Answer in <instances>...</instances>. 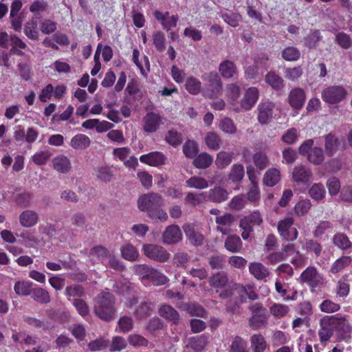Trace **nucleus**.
I'll return each mask as SVG.
<instances>
[{
  "label": "nucleus",
  "mask_w": 352,
  "mask_h": 352,
  "mask_svg": "<svg viewBox=\"0 0 352 352\" xmlns=\"http://www.w3.org/2000/svg\"><path fill=\"white\" fill-rule=\"evenodd\" d=\"M94 311L101 320L109 322L114 318L115 298L109 292H102L94 298Z\"/></svg>",
  "instance_id": "nucleus-1"
},
{
  "label": "nucleus",
  "mask_w": 352,
  "mask_h": 352,
  "mask_svg": "<svg viewBox=\"0 0 352 352\" xmlns=\"http://www.w3.org/2000/svg\"><path fill=\"white\" fill-rule=\"evenodd\" d=\"M208 282L221 298L226 299L232 296L231 283H229L226 272H219L214 274L210 277Z\"/></svg>",
  "instance_id": "nucleus-2"
},
{
  "label": "nucleus",
  "mask_w": 352,
  "mask_h": 352,
  "mask_svg": "<svg viewBox=\"0 0 352 352\" xmlns=\"http://www.w3.org/2000/svg\"><path fill=\"white\" fill-rule=\"evenodd\" d=\"M348 95L346 89L340 85H330L321 93L323 101L330 104H336L344 100Z\"/></svg>",
  "instance_id": "nucleus-3"
},
{
  "label": "nucleus",
  "mask_w": 352,
  "mask_h": 352,
  "mask_svg": "<svg viewBox=\"0 0 352 352\" xmlns=\"http://www.w3.org/2000/svg\"><path fill=\"white\" fill-rule=\"evenodd\" d=\"M162 197L155 192L146 193L141 195L138 200V206L140 210L146 212L153 210L157 206H162Z\"/></svg>",
  "instance_id": "nucleus-4"
},
{
  "label": "nucleus",
  "mask_w": 352,
  "mask_h": 352,
  "mask_svg": "<svg viewBox=\"0 0 352 352\" xmlns=\"http://www.w3.org/2000/svg\"><path fill=\"white\" fill-rule=\"evenodd\" d=\"M204 80L207 81L203 91L206 97L212 98L217 96L222 91L223 83L217 73L210 72L206 74Z\"/></svg>",
  "instance_id": "nucleus-5"
},
{
  "label": "nucleus",
  "mask_w": 352,
  "mask_h": 352,
  "mask_svg": "<svg viewBox=\"0 0 352 352\" xmlns=\"http://www.w3.org/2000/svg\"><path fill=\"white\" fill-rule=\"evenodd\" d=\"M142 251L146 257L160 263L166 262L170 256L165 248L155 244H144Z\"/></svg>",
  "instance_id": "nucleus-6"
},
{
  "label": "nucleus",
  "mask_w": 352,
  "mask_h": 352,
  "mask_svg": "<svg viewBox=\"0 0 352 352\" xmlns=\"http://www.w3.org/2000/svg\"><path fill=\"white\" fill-rule=\"evenodd\" d=\"M294 220L292 217H287L280 220L277 229L281 239L286 241H293L297 239L298 231L292 228Z\"/></svg>",
  "instance_id": "nucleus-7"
},
{
  "label": "nucleus",
  "mask_w": 352,
  "mask_h": 352,
  "mask_svg": "<svg viewBox=\"0 0 352 352\" xmlns=\"http://www.w3.org/2000/svg\"><path fill=\"white\" fill-rule=\"evenodd\" d=\"M292 178L298 184L306 185L313 180L314 174L309 166L300 164L294 167Z\"/></svg>",
  "instance_id": "nucleus-8"
},
{
  "label": "nucleus",
  "mask_w": 352,
  "mask_h": 352,
  "mask_svg": "<svg viewBox=\"0 0 352 352\" xmlns=\"http://www.w3.org/2000/svg\"><path fill=\"white\" fill-rule=\"evenodd\" d=\"M258 96L259 91L256 87H251L245 89L242 99L238 104L239 111L250 110L257 102Z\"/></svg>",
  "instance_id": "nucleus-9"
},
{
  "label": "nucleus",
  "mask_w": 352,
  "mask_h": 352,
  "mask_svg": "<svg viewBox=\"0 0 352 352\" xmlns=\"http://www.w3.org/2000/svg\"><path fill=\"white\" fill-rule=\"evenodd\" d=\"M252 315L249 320L250 327L256 329L262 327L267 320V311L259 304H255L251 307Z\"/></svg>",
  "instance_id": "nucleus-10"
},
{
  "label": "nucleus",
  "mask_w": 352,
  "mask_h": 352,
  "mask_svg": "<svg viewBox=\"0 0 352 352\" xmlns=\"http://www.w3.org/2000/svg\"><path fill=\"white\" fill-rule=\"evenodd\" d=\"M336 321L334 316H324L320 320V329L318 336L321 342H327L333 336Z\"/></svg>",
  "instance_id": "nucleus-11"
},
{
  "label": "nucleus",
  "mask_w": 352,
  "mask_h": 352,
  "mask_svg": "<svg viewBox=\"0 0 352 352\" xmlns=\"http://www.w3.org/2000/svg\"><path fill=\"white\" fill-rule=\"evenodd\" d=\"M274 107L275 104L268 100L263 101L259 103L257 107V119L261 124H267L269 123L273 117Z\"/></svg>",
  "instance_id": "nucleus-12"
},
{
  "label": "nucleus",
  "mask_w": 352,
  "mask_h": 352,
  "mask_svg": "<svg viewBox=\"0 0 352 352\" xmlns=\"http://www.w3.org/2000/svg\"><path fill=\"white\" fill-rule=\"evenodd\" d=\"M225 96L230 105L236 111H239L238 104L239 98L241 96V87L236 83H229L227 84L225 89Z\"/></svg>",
  "instance_id": "nucleus-13"
},
{
  "label": "nucleus",
  "mask_w": 352,
  "mask_h": 352,
  "mask_svg": "<svg viewBox=\"0 0 352 352\" xmlns=\"http://www.w3.org/2000/svg\"><path fill=\"white\" fill-rule=\"evenodd\" d=\"M161 124V116L153 112L146 113L142 118V129L148 133L156 132Z\"/></svg>",
  "instance_id": "nucleus-14"
},
{
  "label": "nucleus",
  "mask_w": 352,
  "mask_h": 352,
  "mask_svg": "<svg viewBox=\"0 0 352 352\" xmlns=\"http://www.w3.org/2000/svg\"><path fill=\"white\" fill-rule=\"evenodd\" d=\"M325 153L328 156L334 155L339 150L344 148V141L333 133L324 136Z\"/></svg>",
  "instance_id": "nucleus-15"
},
{
  "label": "nucleus",
  "mask_w": 352,
  "mask_h": 352,
  "mask_svg": "<svg viewBox=\"0 0 352 352\" xmlns=\"http://www.w3.org/2000/svg\"><path fill=\"white\" fill-rule=\"evenodd\" d=\"M153 15L166 31H170L177 25L178 21L177 15H170L168 12L163 13L159 10H155Z\"/></svg>",
  "instance_id": "nucleus-16"
},
{
  "label": "nucleus",
  "mask_w": 352,
  "mask_h": 352,
  "mask_svg": "<svg viewBox=\"0 0 352 352\" xmlns=\"http://www.w3.org/2000/svg\"><path fill=\"white\" fill-rule=\"evenodd\" d=\"M182 234L177 225L168 226L162 234L163 243L166 244H175L182 241Z\"/></svg>",
  "instance_id": "nucleus-17"
},
{
  "label": "nucleus",
  "mask_w": 352,
  "mask_h": 352,
  "mask_svg": "<svg viewBox=\"0 0 352 352\" xmlns=\"http://www.w3.org/2000/svg\"><path fill=\"white\" fill-rule=\"evenodd\" d=\"M131 305H136L134 311V315L138 319H142L149 316L152 312V305L151 302L145 300L138 301L133 298L130 301Z\"/></svg>",
  "instance_id": "nucleus-18"
},
{
  "label": "nucleus",
  "mask_w": 352,
  "mask_h": 352,
  "mask_svg": "<svg viewBox=\"0 0 352 352\" xmlns=\"http://www.w3.org/2000/svg\"><path fill=\"white\" fill-rule=\"evenodd\" d=\"M303 281L308 283L312 287H316L323 283L322 276L314 267H307L301 274Z\"/></svg>",
  "instance_id": "nucleus-19"
},
{
  "label": "nucleus",
  "mask_w": 352,
  "mask_h": 352,
  "mask_svg": "<svg viewBox=\"0 0 352 352\" xmlns=\"http://www.w3.org/2000/svg\"><path fill=\"white\" fill-rule=\"evenodd\" d=\"M248 269L250 274L258 280H265L270 275L269 269L260 262H250Z\"/></svg>",
  "instance_id": "nucleus-20"
},
{
  "label": "nucleus",
  "mask_w": 352,
  "mask_h": 352,
  "mask_svg": "<svg viewBox=\"0 0 352 352\" xmlns=\"http://www.w3.org/2000/svg\"><path fill=\"white\" fill-rule=\"evenodd\" d=\"M335 325L334 330H336L339 333V339L338 340H347L350 338L351 327L349 325L346 320L343 318H338L334 316Z\"/></svg>",
  "instance_id": "nucleus-21"
},
{
  "label": "nucleus",
  "mask_w": 352,
  "mask_h": 352,
  "mask_svg": "<svg viewBox=\"0 0 352 352\" xmlns=\"http://www.w3.org/2000/svg\"><path fill=\"white\" fill-rule=\"evenodd\" d=\"M234 221V217L230 213L217 217L215 219V222L217 224V230L223 234H228L231 231L230 227Z\"/></svg>",
  "instance_id": "nucleus-22"
},
{
  "label": "nucleus",
  "mask_w": 352,
  "mask_h": 352,
  "mask_svg": "<svg viewBox=\"0 0 352 352\" xmlns=\"http://www.w3.org/2000/svg\"><path fill=\"white\" fill-rule=\"evenodd\" d=\"M53 168L59 173L66 174L72 168L70 160L65 155H59L52 160Z\"/></svg>",
  "instance_id": "nucleus-23"
},
{
  "label": "nucleus",
  "mask_w": 352,
  "mask_h": 352,
  "mask_svg": "<svg viewBox=\"0 0 352 352\" xmlns=\"http://www.w3.org/2000/svg\"><path fill=\"white\" fill-rule=\"evenodd\" d=\"M183 230L190 243L194 246H200L203 244L204 237L199 232L197 231L190 224L183 226Z\"/></svg>",
  "instance_id": "nucleus-24"
},
{
  "label": "nucleus",
  "mask_w": 352,
  "mask_h": 352,
  "mask_svg": "<svg viewBox=\"0 0 352 352\" xmlns=\"http://www.w3.org/2000/svg\"><path fill=\"white\" fill-rule=\"evenodd\" d=\"M39 219L38 214L33 210L23 211L19 217V223L24 228H31L37 224Z\"/></svg>",
  "instance_id": "nucleus-25"
},
{
  "label": "nucleus",
  "mask_w": 352,
  "mask_h": 352,
  "mask_svg": "<svg viewBox=\"0 0 352 352\" xmlns=\"http://www.w3.org/2000/svg\"><path fill=\"white\" fill-rule=\"evenodd\" d=\"M166 160L165 155L162 153L157 151L142 155L140 157L141 162L152 166H158L164 164Z\"/></svg>",
  "instance_id": "nucleus-26"
},
{
  "label": "nucleus",
  "mask_w": 352,
  "mask_h": 352,
  "mask_svg": "<svg viewBox=\"0 0 352 352\" xmlns=\"http://www.w3.org/2000/svg\"><path fill=\"white\" fill-rule=\"evenodd\" d=\"M289 104L294 109H300L305 101V94L301 88L293 89L288 96Z\"/></svg>",
  "instance_id": "nucleus-27"
},
{
  "label": "nucleus",
  "mask_w": 352,
  "mask_h": 352,
  "mask_svg": "<svg viewBox=\"0 0 352 352\" xmlns=\"http://www.w3.org/2000/svg\"><path fill=\"white\" fill-rule=\"evenodd\" d=\"M219 72L221 76L226 79L234 78L238 74L236 65L229 60H226L219 64Z\"/></svg>",
  "instance_id": "nucleus-28"
},
{
  "label": "nucleus",
  "mask_w": 352,
  "mask_h": 352,
  "mask_svg": "<svg viewBox=\"0 0 352 352\" xmlns=\"http://www.w3.org/2000/svg\"><path fill=\"white\" fill-rule=\"evenodd\" d=\"M91 144L90 138L82 133L74 135L70 141V146L75 150H85Z\"/></svg>",
  "instance_id": "nucleus-29"
},
{
  "label": "nucleus",
  "mask_w": 352,
  "mask_h": 352,
  "mask_svg": "<svg viewBox=\"0 0 352 352\" xmlns=\"http://www.w3.org/2000/svg\"><path fill=\"white\" fill-rule=\"evenodd\" d=\"M159 314L166 320L177 323L179 320L178 312L168 305H163L159 309Z\"/></svg>",
  "instance_id": "nucleus-30"
},
{
  "label": "nucleus",
  "mask_w": 352,
  "mask_h": 352,
  "mask_svg": "<svg viewBox=\"0 0 352 352\" xmlns=\"http://www.w3.org/2000/svg\"><path fill=\"white\" fill-rule=\"evenodd\" d=\"M23 32L29 39L37 41L39 38L37 21L34 19L28 21L25 24Z\"/></svg>",
  "instance_id": "nucleus-31"
},
{
  "label": "nucleus",
  "mask_w": 352,
  "mask_h": 352,
  "mask_svg": "<svg viewBox=\"0 0 352 352\" xmlns=\"http://www.w3.org/2000/svg\"><path fill=\"white\" fill-rule=\"evenodd\" d=\"M228 197V191L220 186H216L208 192V199L214 203L224 201L227 200Z\"/></svg>",
  "instance_id": "nucleus-32"
},
{
  "label": "nucleus",
  "mask_w": 352,
  "mask_h": 352,
  "mask_svg": "<svg viewBox=\"0 0 352 352\" xmlns=\"http://www.w3.org/2000/svg\"><path fill=\"white\" fill-rule=\"evenodd\" d=\"M224 246L228 251L232 253L240 252L242 249V241L239 236L230 235L225 240Z\"/></svg>",
  "instance_id": "nucleus-33"
},
{
  "label": "nucleus",
  "mask_w": 352,
  "mask_h": 352,
  "mask_svg": "<svg viewBox=\"0 0 352 352\" xmlns=\"http://www.w3.org/2000/svg\"><path fill=\"white\" fill-rule=\"evenodd\" d=\"M11 50L10 52L17 56L23 55V50L28 48L27 44L16 34H11Z\"/></svg>",
  "instance_id": "nucleus-34"
},
{
  "label": "nucleus",
  "mask_w": 352,
  "mask_h": 352,
  "mask_svg": "<svg viewBox=\"0 0 352 352\" xmlns=\"http://www.w3.org/2000/svg\"><path fill=\"white\" fill-rule=\"evenodd\" d=\"M280 179V170L276 168L268 169L263 177V184L272 187L277 184Z\"/></svg>",
  "instance_id": "nucleus-35"
},
{
  "label": "nucleus",
  "mask_w": 352,
  "mask_h": 352,
  "mask_svg": "<svg viewBox=\"0 0 352 352\" xmlns=\"http://www.w3.org/2000/svg\"><path fill=\"white\" fill-rule=\"evenodd\" d=\"M30 296L34 300L41 304H47L50 302L49 292L40 287L32 288Z\"/></svg>",
  "instance_id": "nucleus-36"
},
{
  "label": "nucleus",
  "mask_w": 352,
  "mask_h": 352,
  "mask_svg": "<svg viewBox=\"0 0 352 352\" xmlns=\"http://www.w3.org/2000/svg\"><path fill=\"white\" fill-rule=\"evenodd\" d=\"M122 257L129 261H135L140 254L138 250L131 244H125L120 248Z\"/></svg>",
  "instance_id": "nucleus-37"
},
{
  "label": "nucleus",
  "mask_w": 352,
  "mask_h": 352,
  "mask_svg": "<svg viewBox=\"0 0 352 352\" xmlns=\"http://www.w3.org/2000/svg\"><path fill=\"white\" fill-rule=\"evenodd\" d=\"M350 291V285L348 280V276L345 275L338 280L336 284V295L339 298H346Z\"/></svg>",
  "instance_id": "nucleus-38"
},
{
  "label": "nucleus",
  "mask_w": 352,
  "mask_h": 352,
  "mask_svg": "<svg viewBox=\"0 0 352 352\" xmlns=\"http://www.w3.org/2000/svg\"><path fill=\"white\" fill-rule=\"evenodd\" d=\"M243 166L240 164H234L228 174V179L233 183H239L244 177Z\"/></svg>",
  "instance_id": "nucleus-39"
},
{
  "label": "nucleus",
  "mask_w": 352,
  "mask_h": 352,
  "mask_svg": "<svg viewBox=\"0 0 352 352\" xmlns=\"http://www.w3.org/2000/svg\"><path fill=\"white\" fill-rule=\"evenodd\" d=\"M289 311V307L281 303H273L270 307V312L275 318H284Z\"/></svg>",
  "instance_id": "nucleus-40"
},
{
  "label": "nucleus",
  "mask_w": 352,
  "mask_h": 352,
  "mask_svg": "<svg viewBox=\"0 0 352 352\" xmlns=\"http://www.w3.org/2000/svg\"><path fill=\"white\" fill-rule=\"evenodd\" d=\"M309 195L315 201L322 200L326 195L324 186L321 183L314 184L309 190Z\"/></svg>",
  "instance_id": "nucleus-41"
},
{
  "label": "nucleus",
  "mask_w": 352,
  "mask_h": 352,
  "mask_svg": "<svg viewBox=\"0 0 352 352\" xmlns=\"http://www.w3.org/2000/svg\"><path fill=\"white\" fill-rule=\"evenodd\" d=\"M333 224L329 221H322L316 227L313 235L315 238L320 239L324 234L331 232Z\"/></svg>",
  "instance_id": "nucleus-42"
},
{
  "label": "nucleus",
  "mask_w": 352,
  "mask_h": 352,
  "mask_svg": "<svg viewBox=\"0 0 352 352\" xmlns=\"http://www.w3.org/2000/svg\"><path fill=\"white\" fill-rule=\"evenodd\" d=\"M213 162L212 155L207 153H200L193 161V164L198 168H206L209 167Z\"/></svg>",
  "instance_id": "nucleus-43"
},
{
  "label": "nucleus",
  "mask_w": 352,
  "mask_h": 352,
  "mask_svg": "<svg viewBox=\"0 0 352 352\" xmlns=\"http://www.w3.org/2000/svg\"><path fill=\"white\" fill-rule=\"evenodd\" d=\"M208 343V337L206 335H201L193 337L190 340V347L197 352L202 351Z\"/></svg>",
  "instance_id": "nucleus-44"
},
{
  "label": "nucleus",
  "mask_w": 352,
  "mask_h": 352,
  "mask_svg": "<svg viewBox=\"0 0 352 352\" xmlns=\"http://www.w3.org/2000/svg\"><path fill=\"white\" fill-rule=\"evenodd\" d=\"M307 160L313 164H321L324 160L323 150L320 147H314L308 153Z\"/></svg>",
  "instance_id": "nucleus-45"
},
{
  "label": "nucleus",
  "mask_w": 352,
  "mask_h": 352,
  "mask_svg": "<svg viewBox=\"0 0 352 352\" xmlns=\"http://www.w3.org/2000/svg\"><path fill=\"white\" fill-rule=\"evenodd\" d=\"M140 56V51L137 49H134L133 51V61L136 65V66L139 68L142 75L146 76L147 72L150 69V63L149 60L147 56H144L143 61L145 66L146 69H144V65L139 60Z\"/></svg>",
  "instance_id": "nucleus-46"
},
{
  "label": "nucleus",
  "mask_w": 352,
  "mask_h": 352,
  "mask_svg": "<svg viewBox=\"0 0 352 352\" xmlns=\"http://www.w3.org/2000/svg\"><path fill=\"white\" fill-rule=\"evenodd\" d=\"M252 160L255 166L260 170L265 169L270 164L268 157L262 151H258L254 153L252 157Z\"/></svg>",
  "instance_id": "nucleus-47"
},
{
  "label": "nucleus",
  "mask_w": 352,
  "mask_h": 352,
  "mask_svg": "<svg viewBox=\"0 0 352 352\" xmlns=\"http://www.w3.org/2000/svg\"><path fill=\"white\" fill-rule=\"evenodd\" d=\"M127 341L122 336H117L112 338L109 343V351L111 352H120L126 348Z\"/></svg>",
  "instance_id": "nucleus-48"
},
{
  "label": "nucleus",
  "mask_w": 352,
  "mask_h": 352,
  "mask_svg": "<svg viewBox=\"0 0 352 352\" xmlns=\"http://www.w3.org/2000/svg\"><path fill=\"white\" fill-rule=\"evenodd\" d=\"M65 294L69 300L70 297H74V298H81L82 297L85 296V289L80 285H72L67 286L65 288Z\"/></svg>",
  "instance_id": "nucleus-49"
},
{
  "label": "nucleus",
  "mask_w": 352,
  "mask_h": 352,
  "mask_svg": "<svg viewBox=\"0 0 352 352\" xmlns=\"http://www.w3.org/2000/svg\"><path fill=\"white\" fill-rule=\"evenodd\" d=\"M251 346L254 352H264L267 344L261 334H255L251 338Z\"/></svg>",
  "instance_id": "nucleus-50"
},
{
  "label": "nucleus",
  "mask_w": 352,
  "mask_h": 352,
  "mask_svg": "<svg viewBox=\"0 0 352 352\" xmlns=\"http://www.w3.org/2000/svg\"><path fill=\"white\" fill-rule=\"evenodd\" d=\"M32 288V283L30 281H17L14 287L16 294L25 296L30 295Z\"/></svg>",
  "instance_id": "nucleus-51"
},
{
  "label": "nucleus",
  "mask_w": 352,
  "mask_h": 352,
  "mask_svg": "<svg viewBox=\"0 0 352 352\" xmlns=\"http://www.w3.org/2000/svg\"><path fill=\"white\" fill-rule=\"evenodd\" d=\"M186 183L189 188L199 190L205 189L209 186L208 182L206 179L198 176L191 177L186 180Z\"/></svg>",
  "instance_id": "nucleus-52"
},
{
  "label": "nucleus",
  "mask_w": 352,
  "mask_h": 352,
  "mask_svg": "<svg viewBox=\"0 0 352 352\" xmlns=\"http://www.w3.org/2000/svg\"><path fill=\"white\" fill-rule=\"evenodd\" d=\"M351 258L350 256H342L333 263L331 267V272L333 274H337L348 267L351 264Z\"/></svg>",
  "instance_id": "nucleus-53"
},
{
  "label": "nucleus",
  "mask_w": 352,
  "mask_h": 352,
  "mask_svg": "<svg viewBox=\"0 0 352 352\" xmlns=\"http://www.w3.org/2000/svg\"><path fill=\"white\" fill-rule=\"evenodd\" d=\"M205 142L210 149L217 151L220 148L221 140L217 133L209 132L206 135Z\"/></svg>",
  "instance_id": "nucleus-54"
},
{
  "label": "nucleus",
  "mask_w": 352,
  "mask_h": 352,
  "mask_svg": "<svg viewBox=\"0 0 352 352\" xmlns=\"http://www.w3.org/2000/svg\"><path fill=\"white\" fill-rule=\"evenodd\" d=\"M302 248L307 252H313L316 257L320 256L322 250L320 243L314 239H307Z\"/></svg>",
  "instance_id": "nucleus-55"
},
{
  "label": "nucleus",
  "mask_w": 352,
  "mask_h": 352,
  "mask_svg": "<svg viewBox=\"0 0 352 352\" xmlns=\"http://www.w3.org/2000/svg\"><path fill=\"white\" fill-rule=\"evenodd\" d=\"M232 162V154L226 151L219 152L215 160V164L219 169L227 167Z\"/></svg>",
  "instance_id": "nucleus-56"
},
{
  "label": "nucleus",
  "mask_w": 352,
  "mask_h": 352,
  "mask_svg": "<svg viewBox=\"0 0 352 352\" xmlns=\"http://www.w3.org/2000/svg\"><path fill=\"white\" fill-rule=\"evenodd\" d=\"M165 41L166 37L164 32L161 31H155L153 33V44L158 52H162L164 50Z\"/></svg>",
  "instance_id": "nucleus-57"
},
{
  "label": "nucleus",
  "mask_w": 352,
  "mask_h": 352,
  "mask_svg": "<svg viewBox=\"0 0 352 352\" xmlns=\"http://www.w3.org/2000/svg\"><path fill=\"white\" fill-rule=\"evenodd\" d=\"M186 90L191 94H198L201 89V82L194 77H189L186 80Z\"/></svg>",
  "instance_id": "nucleus-58"
},
{
  "label": "nucleus",
  "mask_w": 352,
  "mask_h": 352,
  "mask_svg": "<svg viewBox=\"0 0 352 352\" xmlns=\"http://www.w3.org/2000/svg\"><path fill=\"white\" fill-rule=\"evenodd\" d=\"M165 140L170 145L173 146H177L182 144L183 138L181 133L175 130L171 129L166 134Z\"/></svg>",
  "instance_id": "nucleus-59"
},
{
  "label": "nucleus",
  "mask_w": 352,
  "mask_h": 352,
  "mask_svg": "<svg viewBox=\"0 0 352 352\" xmlns=\"http://www.w3.org/2000/svg\"><path fill=\"white\" fill-rule=\"evenodd\" d=\"M72 305L80 316L85 318L89 314V307L87 303L82 298H74Z\"/></svg>",
  "instance_id": "nucleus-60"
},
{
  "label": "nucleus",
  "mask_w": 352,
  "mask_h": 352,
  "mask_svg": "<svg viewBox=\"0 0 352 352\" xmlns=\"http://www.w3.org/2000/svg\"><path fill=\"white\" fill-rule=\"evenodd\" d=\"M109 344V341L104 338L100 337L91 341L88 344V349L91 351H98L106 349Z\"/></svg>",
  "instance_id": "nucleus-61"
},
{
  "label": "nucleus",
  "mask_w": 352,
  "mask_h": 352,
  "mask_svg": "<svg viewBox=\"0 0 352 352\" xmlns=\"http://www.w3.org/2000/svg\"><path fill=\"white\" fill-rule=\"evenodd\" d=\"M300 56V51L293 46L285 47L282 52V57L287 61L297 60Z\"/></svg>",
  "instance_id": "nucleus-62"
},
{
  "label": "nucleus",
  "mask_w": 352,
  "mask_h": 352,
  "mask_svg": "<svg viewBox=\"0 0 352 352\" xmlns=\"http://www.w3.org/2000/svg\"><path fill=\"white\" fill-rule=\"evenodd\" d=\"M311 207V201L308 199L299 201L294 207L295 214L298 216H304Z\"/></svg>",
  "instance_id": "nucleus-63"
},
{
  "label": "nucleus",
  "mask_w": 352,
  "mask_h": 352,
  "mask_svg": "<svg viewBox=\"0 0 352 352\" xmlns=\"http://www.w3.org/2000/svg\"><path fill=\"white\" fill-rule=\"evenodd\" d=\"M247 343L239 336H236L230 345V352H246Z\"/></svg>",
  "instance_id": "nucleus-64"
}]
</instances>
